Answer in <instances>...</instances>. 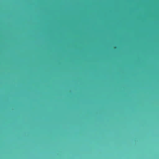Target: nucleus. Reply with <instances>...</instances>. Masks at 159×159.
Here are the masks:
<instances>
[{
    "label": "nucleus",
    "instance_id": "f257e3e1",
    "mask_svg": "<svg viewBox=\"0 0 159 159\" xmlns=\"http://www.w3.org/2000/svg\"><path fill=\"white\" fill-rule=\"evenodd\" d=\"M117 48V47L116 46H115L114 47V49H116Z\"/></svg>",
    "mask_w": 159,
    "mask_h": 159
}]
</instances>
